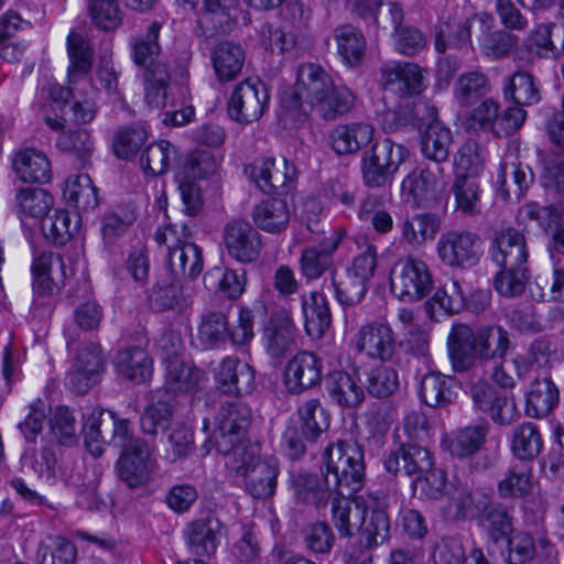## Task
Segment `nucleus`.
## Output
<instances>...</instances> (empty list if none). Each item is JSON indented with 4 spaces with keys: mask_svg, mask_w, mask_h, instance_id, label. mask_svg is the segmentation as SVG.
I'll return each mask as SVG.
<instances>
[{
    "mask_svg": "<svg viewBox=\"0 0 564 564\" xmlns=\"http://www.w3.org/2000/svg\"><path fill=\"white\" fill-rule=\"evenodd\" d=\"M511 346L509 333L499 325L471 328L454 324L447 337V350L455 372L470 371L491 360H501Z\"/></svg>",
    "mask_w": 564,
    "mask_h": 564,
    "instance_id": "obj_1",
    "label": "nucleus"
},
{
    "mask_svg": "<svg viewBox=\"0 0 564 564\" xmlns=\"http://www.w3.org/2000/svg\"><path fill=\"white\" fill-rule=\"evenodd\" d=\"M321 471L330 478L336 495L354 496L365 484V455L354 440L330 443L322 456Z\"/></svg>",
    "mask_w": 564,
    "mask_h": 564,
    "instance_id": "obj_2",
    "label": "nucleus"
},
{
    "mask_svg": "<svg viewBox=\"0 0 564 564\" xmlns=\"http://www.w3.org/2000/svg\"><path fill=\"white\" fill-rule=\"evenodd\" d=\"M231 308L223 307L220 310L207 311L203 314L198 327V338L205 348H214L227 338H230L235 345H246L253 336L254 315L248 307H241L239 311L238 325L229 328L228 313Z\"/></svg>",
    "mask_w": 564,
    "mask_h": 564,
    "instance_id": "obj_3",
    "label": "nucleus"
},
{
    "mask_svg": "<svg viewBox=\"0 0 564 564\" xmlns=\"http://www.w3.org/2000/svg\"><path fill=\"white\" fill-rule=\"evenodd\" d=\"M251 417V409L242 402H227L219 408L214 434L215 447L219 454L237 458L248 451L243 446V438Z\"/></svg>",
    "mask_w": 564,
    "mask_h": 564,
    "instance_id": "obj_4",
    "label": "nucleus"
},
{
    "mask_svg": "<svg viewBox=\"0 0 564 564\" xmlns=\"http://www.w3.org/2000/svg\"><path fill=\"white\" fill-rule=\"evenodd\" d=\"M408 156V150L400 143L384 138L376 141L361 158L364 184L371 188L391 184L394 174Z\"/></svg>",
    "mask_w": 564,
    "mask_h": 564,
    "instance_id": "obj_5",
    "label": "nucleus"
},
{
    "mask_svg": "<svg viewBox=\"0 0 564 564\" xmlns=\"http://www.w3.org/2000/svg\"><path fill=\"white\" fill-rule=\"evenodd\" d=\"M433 278L427 264L416 258L399 260L390 273L391 293L403 302H416L430 294Z\"/></svg>",
    "mask_w": 564,
    "mask_h": 564,
    "instance_id": "obj_6",
    "label": "nucleus"
},
{
    "mask_svg": "<svg viewBox=\"0 0 564 564\" xmlns=\"http://www.w3.org/2000/svg\"><path fill=\"white\" fill-rule=\"evenodd\" d=\"M270 95L260 80L246 79L236 84L227 101V113L239 123L258 121L268 110Z\"/></svg>",
    "mask_w": 564,
    "mask_h": 564,
    "instance_id": "obj_7",
    "label": "nucleus"
},
{
    "mask_svg": "<svg viewBox=\"0 0 564 564\" xmlns=\"http://www.w3.org/2000/svg\"><path fill=\"white\" fill-rule=\"evenodd\" d=\"M234 462L237 473L246 478L247 489L254 498L267 499L274 495L279 475L274 459L260 460L253 452L247 451Z\"/></svg>",
    "mask_w": 564,
    "mask_h": 564,
    "instance_id": "obj_8",
    "label": "nucleus"
},
{
    "mask_svg": "<svg viewBox=\"0 0 564 564\" xmlns=\"http://www.w3.org/2000/svg\"><path fill=\"white\" fill-rule=\"evenodd\" d=\"M481 239L471 231L452 230L443 234L437 242V252L451 267H473L481 254Z\"/></svg>",
    "mask_w": 564,
    "mask_h": 564,
    "instance_id": "obj_9",
    "label": "nucleus"
},
{
    "mask_svg": "<svg viewBox=\"0 0 564 564\" xmlns=\"http://www.w3.org/2000/svg\"><path fill=\"white\" fill-rule=\"evenodd\" d=\"M289 489L296 505L324 508L328 503L336 488L330 478L321 471V475L306 470L290 471Z\"/></svg>",
    "mask_w": 564,
    "mask_h": 564,
    "instance_id": "obj_10",
    "label": "nucleus"
},
{
    "mask_svg": "<svg viewBox=\"0 0 564 564\" xmlns=\"http://www.w3.org/2000/svg\"><path fill=\"white\" fill-rule=\"evenodd\" d=\"M323 360L314 352L302 350L294 355L284 369V386L289 393L299 395L321 383Z\"/></svg>",
    "mask_w": 564,
    "mask_h": 564,
    "instance_id": "obj_11",
    "label": "nucleus"
},
{
    "mask_svg": "<svg viewBox=\"0 0 564 564\" xmlns=\"http://www.w3.org/2000/svg\"><path fill=\"white\" fill-rule=\"evenodd\" d=\"M117 468L120 480L129 488L144 485L154 469L148 444L141 438L130 440L119 457Z\"/></svg>",
    "mask_w": 564,
    "mask_h": 564,
    "instance_id": "obj_12",
    "label": "nucleus"
},
{
    "mask_svg": "<svg viewBox=\"0 0 564 564\" xmlns=\"http://www.w3.org/2000/svg\"><path fill=\"white\" fill-rule=\"evenodd\" d=\"M224 242L229 256L241 263L257 260L262 249L260 234L243 220H232L226 225Z\"/></svg>",
    "mask_w": 564,
    "mask_h": 564,
    "instance_id": "obj_13",
    "label": "nucleus"
},
{
    "mask_svg": "<svg viewBox=\"0 0 564 564\" xmlns=\"http://www.w3.org/2000/svg\"><path fill=\"white\" fill-rule=\"evenodd\" d=\"M445 176L443 166L417 167L402 182L401 193L408 203L427 207L435 202L436 193Z\"/></svg>",
    "mask_w": 564,
    "mask_h": 564,
    "instance_id": "obj_14",
    "label": "nucleus"
},
{
    "mask_svg": "<svg viewBox=\"0 0 564 564\" xmlns=\"http://www.w3.org/2000/svg\"><path fill=\"white\" fill-rule=\"evenodd\" d=\"M215 380L218 389L228 395H243L254 388L256 372L247 362L237 357L224 358L215 369Z\"/></svg>",
    "mask_w": 564,
    "mask_h": 564,
    "instance_id": "obj_15",
    "label": "nucleus"
},
{
    "mask_svg": "<svg viewBox=\"0 0 564 564\" xmlns=\"http://www.w3.org/2000/svg\"><path fill=\"white\" fill-rule=\"evenodd\" d=\"M33 291L40 296H52L68 276L64 259L52 252L36 257L32 264Z\"/></svg>",
    "mask_w": 564,
    "mask_h": 564,
    "instance_id": "obj_16",
    "label": "nucleus"
},
{
    "mask_svg": "<svg viewBox=\"0 0 564 564\" xmlns=\"http://www.w3.org/2000/svg\"><path fill=\"white\" fill-rule=\"evenodd\" d=\"M356 348L369 358L388 361L395 350L393 332L383 323L366 324L356 335Z\"/></svg>",
    "mask_w": 564,
    "mask_h": 564,
    "instance_id": "obj_17",
    "label": "nucleus"
},
{
    "mask_svg": "<svg viewBox=\"0 0 564 564\" xmlns=\"http://www.w3.org/2000/svg\"><path fill=\"white\" fill-rule=\"evenodd\" d=\"M202 250L193 242L176 240L173 246H167L165 268L170 278H187L194 280L203 271Z\"/></svg>",
    "mask_w": 564,
    "mask_h": 564,
    "instance_id": "obj_18",
    "label": "nucleus"
},
{
    "mask_svg": "<svg viewBox=\"0 0 564 564\" xmlns=\"http://www.w3.org/2000/svg\"><path fill=\"white\" fill-rule=\"evenodd\" d=\"M381 85L400 96H413L424 89L423 69L413 63H397L381 68Z\"/></svg>",
    "mask_w": 564,
    "mask_h": 564,
    "instance_id": "obj_19",
    "label": "nucleus"
},
{
    "mask_svg": "<svg viewBox=\"0 0 564 564\" xmlns=\"http://www.w3.org/2000/svg\"><path fill=\"white\" fill-rule=\"evenodd\" d=\"M492 260L500 268L527 265L528 249L522 232L514 228L502 229L495 235Z\"/></svg>",
    "mask_w": 564,
    "mask_h": 564,
    "instance_id": "obj_20",
    "label": "nucleus"
},
{
    "mask_svg": "<svg viewBox=\"0 0 564 564\" xmlns=\"http://www.w3.org/2000/svg\"><path fill=\"white\" fill-rule=\"evenodd\" d=\"M221 522L215 517H206L189 522L184 531L187 546L196 556L215 554L220 540Z\"/></svg>",
    "mask_w": 564,
    "mask_h": 564,
    "instance_id": "obj_21",
    "label": "nucleus"
},
{
    "mask_svg": "<svg viewBox=\"0 0 564 564\" xmlns=\"http://www.w3.org/2000/svg\"><path fill=\"white\" fill-rule=\"evenodd\" d=\"M295 326L288 312L272 314L263 329V343L267 352L273 358L285 356L295 340Z\"/></svg>",
    "mask_w": 564,
    "mask_h": 564,
    "instance_id": "obj_22",
    "label": "nucleus"
},
{
    "mask_svg": "<svg viewBox=\"0 0 564 564\" xmlns=\"http://www.w3.org/2000/svg\"><path fill=\"white\" fill-rule=\"evenodd\" d=\"M375 128L367 122L338 124L329 133V145L339 155L356 153L371 142Z\"/></svg>",
    "mask_w": 564,
    "mask_h": 564,
    "instance_id": "obj_23",
    "label": "nucleus"
},
{
    "mask_svg": "<svg viewBox=\"0 0 564 564\" xmlns=\"http://www.w3.org/2000/svg\"><path fill=\"white\" fill-rule=\"evenodd\" d=\"M533 180V173L528 165L516 161H505L499 167L496 186L503 199L512 197L520 199Z\"/></svg>",
    "mask_w": 564,
    "mask_h": 564,
    "instance_id": "obj_24",
    "label": "nucleus"
},
{
    "mask_svg": "<svg viewBox=\"0 0 564 564\" xmlns=\"http://www.w3.org/2000/svg\"><path fill=\"white\" fill-rule=\"evenodd\" d=\"M290 207L285 199L271 197L253 207L252 219L256 226L268 234H281L290 224Z\"/></svg>",
    "mask_w": 564,
    "mask_h": 564,
    "instance_id": "obj_25",
    "label": "nucleus"
},
{
    "mask_svg": "<svg viewBox=\"0 0 564 564\" xmlns=\"http://www.w3.org/2000/svg\"><path fill=\"white\" fill-rule=\"evenodd\" d=\"M297 79L310 110H313L335 86L332 76L322 66L313 63L299 67Z\"/></svg>",
    "mask_w": 564,
    "mask_h": 564,
    "instance_id": "obj_26",
    "label": "nucleus"
},
{
    "mask_svg": "<svg viewBox=\"0 0 564 564\" xmlns=\"http://www.w3.org/2000/svg\"><path fill=\"white\" fill-rule=\"evenodd\" d=\"M118 373L134 383L145 382L152 375V359L141 346L120 349L115 359Z\"/></svg>",
    "mask_w": 564,
    "mask_h": 564,
    "instance_id": "obj_27",
    "label": "nucleus"
},
{
    "mask_svg": "<svg viewBox=\"0 0 564 564\" xmlns=\"http://www.w3.org/2000/svg\"><path fill=\"white\" fill-rule=\"evenodd\" d=\"M204 283L208 290L221 293L230 301L238 300L246 291L247 272L217 265L205 273Z\"/></svg>",
    "mask_w": 564,
    "mask_h": 564,
    "instance_id": "obj_28",
    "label": "nucleus"
},
{
    "mask_svg": "<svg viewBox=\"0 0 564 564\" xmlns=\"http://www.w3.org/2000/svg\"><path fill=\"white\" fill-rule=\"evenodd\" d=\"M501 91L506 100L518 106H532L541 100L539 82L525 70H518L506 76L502 80Z\"/></svg>",
    "mask_w": 564,
    "mask_h": 564,
    "instance_id": "obj_29",
    "label": "nucleus"
},
{
    "mask_svg": "<svg viewBox=\"0 0 564 564\" xmlns=\"http://www.w3.org/2000/svg\"><path fill=\"white\" fill-rule=\"evenodd\" d=\"M489 432L488 423L468 425L454 431L443 440L449 454L457 458H467L480 451Z\"/></svg>",
    "mask_w": 564,
    "mask_h": 564,
    "instance_id": "obj_30",
    "label": "nucleus"
},
{
    "mask_svg": "<svg viewBox=\"0 0 564 564\" xmlns=\"http://www.w3.org/2000/svg\"><path fill=\"white\" fill-rule=\"evenodd\" d=\"M151 306L156 311L184 312L191 306L189 296L184 294L180 279L166 278L158 281L149 295Z\"/></svg>",
    "mask_w": 564,
    "mask_h": 564,
    "instance_id": "obj_31",
    "label": "nucleus"
},
{
    "mask_svg": "<svg viewBox=\"0 0 564 564\" xmlns=\"http://www.w3.org/2000/svg\"><path fill=\"white\" fill-rule=\"evenodd\" d=\"M324 292H312L307 297H302L304 327L307 335L313 338H321L332 323V314Z\"/></svg>",
    "mask_w": 564,
    "mask_h": 564,
    "instance_id": "obj_32",
    "label": "nucleus"
},
{
    "mask_svg": "<svg viewBox=\"0 0 564 564\" xmlns=\"http://www.w3.org/2000/svg\"><path fill=\"white\" fill-rule=\"evenodd\" d=\"M18 177L25 183H46L52 175L51 163L46 155L35 149L18 152L12 162Z\"/></svg>",
    "mask_w": 564,
    "mask_h": 564,
    "instance_id": "obj_33",
    "label": "nucleus"
},
{
    "mask_svg": "<svg viewBox=\"0 0 564 564\" xmlns=\"http://www.w3.org/2000/svg\"><path fill=\"white\" fill-rule=\"evenodd\" d=\"M333 39L345 65L357 67L362 63L367 42L360 30L351 24L339 25L333 31Z\"/></svg>",
    "mask_w": 564,
    "mask_h": 564,
    "instance_id": "obj_34",
    "label": "nucleus"
},
{
    "mask_svg": "<svg viewBox=\"0 0 564 564\" xmlns=\"http://www.w3.org/2000/svg\"><path fill=\"white\" fill-rule=\"evenodd\" d=\"M245 59V51L234 42H219L212 51L213 67L220 82L235 79L240 74Z\"/></svg>",
    "mask_w": 564,
    "mask_h": 564,
    "instance_id": "obj_35",
    "label": "nucleus"
},
{
    "mask_svg": "<svg viewBox=\"0 0 564 564\" xmlns=\"http://www.w3.org/2000/svg\"><path fill=\"white\" fill-rule=\"evenodd\" d=\"M326 390L339 406L352 409L365 399L364 389L345 371L336 370L326 377Z\"/></svg>",
    "mask_w": 564,
    "mask_h": 564,
    "instance_id": "obj_36",
    "label": "nucleus"
},
{
    "mask_svg": "<svg viewBox=\"0 0 564 564\" xmlns=\"http://www.w3.org/2000/svg\"><path fill=\"white\" fill-rule=\"evenodd\" d=\"M558 403V390L550 378L535 379L527 392L525 414L530 417H545Z\"/></svg>",
    "mask_w": 564,
    "mask_h": 564,
    "instance_id": "obj_37",
    "label": "nucleus"
},
{
    "mask_svg": "<svg viewBox=\"0 0 564 564\" xmlns=\"http://www.w3.org/2000/svg\"><path fill=\"white\" fill-rule=\"evenodd\" d=\"M529 41L539 56L557 58L564 53V23H541L531 31Z\"/></svg>",
    "mask_w": 564,
    "mask_h": 564,
    "instance_id": "obj_38",
    "label": "nucleus"
},
{
    "mask_svg": "<svg viewBox=\"0 0 564 564\" xmlns=\"http://www.w3.org/2000/svg\"><path fill=\"white\" fill-rule=\"evenodd\" d=\"M453 142L452 131L440 121L431 122L421 139V152L437 166L448 161L449 147Z\"/></svg>",
    "mask_w": 564,
    "mask_h": 564,
    "instance_id": "obj_39",
    "label": "nucleus"
},
{
    "mask_svg": "<svg viewBox=\"0 0 564 564\" xmlns=\"http://www.w3.org/2000/svg\"><path fill=\"white\" fill-rule=\"evenodd\" d=\"M421 484L422 490L431 499H438L444 495H449L451 499L457 502V508L464 510L471 503L470 494L466 488L455 489L454 492L449 491L446 475L442 469L431 467L426 473H423L421 478H415Z\"/></svg>",
    "mask_w": 564,
    "mask_h": 564,
    "instance_id": "obj_40",
    "label": "nucleus"
},
{
    "mask_svg": "<svg viewBox=\"0 0 564 564\" xmlns=\"http://www.w3.org/2000/svg\"><path fill=\"white\" fill-rule=\"evenodd\" d=\"M351 496L337 495L332 500V522L341 538H350L360 529L364 510H359L358 501L349 499Z\"/></svg>",
    "mask_w": 564,
    "mask_h": 564,
    "instance_id": "obj_41",
    "label": "nucleus"
},
{
    "mask_svg": "<svg viewBox=\"0 0 564 564\" xmlns=\"http://www.w3.org/2000/svg\"><path fill=\"white\" fill-rule=\"evenodd\" d=\"M367 284L366 280L349 272L337 281L334 271H332L330 279L324 280L322 289L323 291L333 292L343 306H354L359 304L365 297L368 291Z\"/></svg>",
    "mask_w": 564,
    "mask_h": 564,
    "instance_id": "obj_42",
    "label": "nucleus"
},
{
    "mask_svg": "<svg viewBox=\"0 0 564 564\" xmlns=\"http://www.w3.org/2000/svg\"><path fill=\"white\" fill-rule=\"evenodd\" d=\"M487 74L469 70L459 75L454 85V96L460 106H470L491 91Z\"/></svg>",
    "mask_w": 564,
    "mask_h": 564,
    "instance_id": "obj_43",
    "label": "nucleus"
},
{
    "mask_svg": "<svg viewBox=\"0 0 564 564\" xmlns=\"http://www.w3.org/2000/svg\"><path fill=\"white\" fill-rule=\"evenodd\" d=\"M478 520L489 539L496 543L508 539L513 532L512 518L501 503L490 502L486 505L480 511Z\"/></svg>",
    "mask_w": 564,
    "mask_h": 564,
    "instance_id": "obj_44",
    "label": "nucleus"
},
{
    "mask_svg": "<svg viewBox=\"0 0 564 564\" xmlns=\"http://www.w3.org/2000/svg\"><path fill=\"white\" fill-rule=\"evenodd\" d=\"M64 198L82 210L93 209L98 203V189L88 174L70 175L63 188Z\"/></svg>",
    "mask_w": 564,
    "mask_h": 564,
    "instance_id": "obj_45",
    "label": "nucleus"
},
{
    "mask_svg": "<svg viewBox=\"0 0 564 564\" xmlns=\"http://www.w3.org/2000/svg\"><path fill=\"white\" fill-rule=\"evenodd\" d=\"M67 52L70 62L68 80L75 84L89 74L93 65V50L88 40L78 33L70 32L67 37Z\"/></svg>",
    "mask_w": 564,
    "mask_h": 564,
    "instance_id": "obj_46",
    "label": "nucleus"
},
{
    "mask_svg": "<svg viewBox=\"0 0 564 564\" xmlns=\"http://www.w3.org/2000/svg\"><path fill=\"white\" fill-rule=\"evenodd\" d=\"M36 557L40 564H75L77 549L69 540L48 534L40 542Z\"/></svg>",
    "mask_w": 564,
    "mask_h": 564,
    "instance_id": "obj_47",
    "label": "nucleus"
},
{
    "mask_svg": "<svg viewBox=\"0 0 564 564\" xmlns=\"http://www.w3.org/2000/svg\"><path fill=\"white\" fill-rule=\"evenodd\" d=\"M440 228V217L431 213H424L404 219L401 232L408 243L421 246L426 240H433Z\"/></svg>",
    "mask_w": 564,
    "mask_h": 564,
    "instance_id": "obj_48",
    "label": "nucleus"
},
{
    "mask_svg": "<svg viewBox=\"0 0 564 564\" xmlns=\"http://www.w3.org/2000/svg\"><path fill=\"white\" fill-rule=\"evenodd\" d=\"M543 448V441L538 426L524 422L512 431L511 451L521 460H532Z\"/></svg>",
    "mask_w": 564,
    "mask_h": 564,
    "instance_id": "obj_49",
    "label": "nucleus"
},
{
    "mask_svg": "<svg viewBox=\"0 0 564 564\" xmlns=\"http://www.w3.org/2000/svg\"><path fill=\"white\" fill-rule=\"evenodd\" d=\"M300 429L307 442H316L328 430L329 420L318 399H310L299 409Z\"/></svg>",
    "mask_w": 564,
    "mask_h": 564,
    "instance_id": "obj_50",
    "label": "nucleus"
},
{
    "mask_svg": "<svg viewBox=\"0 0 564 564\" xmlns=\"http://www.w3.org/2000/svg\"><path fill=\"white\" fill-rule=\"evenodd\" d=\"M453 379L440 372H429L423 376L420 383L421 400L431 408L442 406L452 402Z\"/></svg>",
    "mask_w": 564,
    "mask_h": 564,
    "instance_id": "obj_51",
    "label": "nucleus"
},
{
    "mask_svg": "<svg viewBox=\"0 0 564 564\" xmlns=\"http://www.w3.org/2000/svg\"><path fill=\"white\" fill-rule=\"evenodd\" d=\"M176 158V147L166 140H161L145 148L140 162L144 171L152 175H162L169 171Z\"/></svg>",
    "mask_w": 564,
    "mask_h": 564,
    "instance_id": "obj_52",
    "label": "nucleus"
},
{
    "mask_svg": "<svg viewBox=\"0 0 564 564\" xmlns=\"http://www.w3.org/2000/svg\"><path fill=\"white\" fill-rule=\"evenodd\" d=\"M172 415L173 405L170 393H166L164 399L153 398V401L145 408L140 419L142 432L155 435L159 431H165L171 423Z\"/></svg>",
    "mask_w": 564,
    "mask_h": 564,
    "instance_id": "obj_53",
    "label": "nucleus"
},
{
    "mask_svg": "<svg viewBox=\"0 0 564 564\" xmlns=\"http://www.w3.org/2000/svg\"><path fill=\"white\" fill-rule=\"evenodd\" d=\"M17 207L23 217L43 218L54 204L53 196L43 188L26 187L17 193Z\"/></svg>",
    "mask_w": 564,
    "mask_h": 564,
    "instance_id": "obj_54",
    "label": "nucleus"
},
{
    "mask_svg": "<svg viewBox=\"0 0 564 564\" xmlns=\"http://www.w3.org/2000/svg\"><path fill=\"white\" fill-rule=\"evenodd\" d=\"M202 378V371L197 367L186 364L178 358L167 361L166 365V391L194 390Z\"/></svg>",
    "mask_w": 564,
    "mask_h": 564,
    "instance_id": "obj_55",
    "label": "nucleus"
},
{
    "mask_svg": "<svg viewBox=\"0 0 564 564\" xmlns=\"http://www.w3.org/2000/svg\"><path fill=\"white\" fill-rule=\"evenodd\" d=\"M161 24L153 22L148 28L145 34L132 40V56L137 65L143 66L147 69L152 66L161 65L160 63H155V58L161 52V46L158 42Z\"/></svg>",
    "mask_w": 564,
    "mask_h": 564,
    "instance_id": "obj_56",
    "label": "nucleus"
},
{
    "mask_svg": "<svg viewBox=\"0 0 564 564\" xmlns=\"http://www.w3.org/2000/svg\"><path fill=\"white\" fill-rule=\"evenodd\" d=\"M355 99L348 88L334 86L313 110L325 120H335L352 109Z\"/></svg>",
    "mask_w": 564,
    "mask_h": 564,
    "instance_id": "obj_57",
    "label": "nucleus"
},
{
    "mask_svg": "<svg viewBox=\"0 0 564 564\" xmlns=\"http://www.w3.org/2000/svg\"><path fill=\"white\" fill-rule=\"evenodd\" d=\"M169 73L164 65L152 66L144 73V98L152 108H163L167 99Z\"/></svg>",
    "mask_w": 564,
    "mask_h": 564,
    "instance_id": "obj_58",
    "label": "nucleus"
},
{
    "mask_svg": "<svg viewBox=\"0 0 564 564\" xmlns=\"http://www.w3.org/2000/svg\"><path fill=\"white\" fill-rule=\"evenodd\" d=\"M78 221L74 224L70 215L65 210H55L42 221L44 237L56 246L65 245L77 231Z\"/></svg>",
    "mask_w": 564,
    "mask_h": 564,
    "instance_id": "obj_59",
    "label": "nucleus"
},
{
    "mask_svg": "<svg viewBox=\"0 0 564 564\" xmlns=\"http://www.w3.org/2000/svg\"><path fill=\"white\" fill-rule=\"evenodd\" d=\"M452 191L458 210L470 216L480 213L479 185L476 180L468 175H457Z\"/></svg>",
    "mask_w": 564,
    "mask_h": 564,
    "instance_id": "obj_60",
    "label": "nucleus"
},
{
    "mask_svg": "<svg viewBox=\"0 0 564 564\" xmlns=\"http://www.w3.org/2000/svg\"><path fill=\"white\" fill-rule=\"evenodd\" d=\"M359 530L364 546L356 550H368L372 553V549L390 539V518L389 516L370 514L369 519L366 520L364 514Z\"/></svg>",
    "mask_w": 564,
    "mask_h": 564,
    "instance_id": "obj_61",
    "label": "nucleus"
},
{
    "mask_svg": "<svg viewBox=\"0 0 564 564\" xmlns=\"http://www.w3.org/2000/svg\"><path fill=\"white\" fill-rule=\"evenodd\" d=\"M88 11L100 30L112 31L122 23L123 11L117 0H88Z\"/></svg>",
    "mask_w": 564,
    "mask_h": 564,
    "instance_id": "obj_62",
    "label": "nucleus"
},
{
    "mask_svg": "<svg viewBox=\"0 0 564 564\" xmlns=\"http://www.w3.org/2000/svg\"><path fill=\"white\" fill-rule=\"evenodd\" d=\"M137 216L129 207H118L106 213L101 219V235L106 245H112L135 221Z\"/></svg>",
    "mask_w": 564,
    "mask_h": 564,
    "instance_id": "obj_63",
    "label": "nucleus"
},
{
    "mask_svg": "<svg viewBox=\"0 0 564 564\" xmlns=\"http://www.w3.org/2000/svg\"><path fill=\"white\" fill-rule=\"evenodd\" d=\"M56 147L82 163H86L94 151V142L89 132L85 129L63 132L57 138Z\"/></svg>",
    "mask_w": 564,
    "mask_h": 564,
    "instance_id": "obj_64",
    "label": "nucleus"
}]
</instances>
